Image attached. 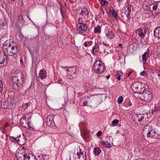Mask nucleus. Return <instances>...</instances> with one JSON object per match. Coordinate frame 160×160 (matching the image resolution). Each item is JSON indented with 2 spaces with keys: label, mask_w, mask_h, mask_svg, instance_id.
<instances>
[{
  "label": "nucleus",
  "mask_w": 160,
  "mask_h": 160,
  "mask_svg": "<svg viewBox=\"0 0 160 160\" xmlns=\"http://www.w3.org/2000/svg\"><path fill=\"white\" fill-rule=\"evenodd\" d=\"M2 48L6 56H12L14 58L17 57L18 47L13 41L9 39L5 41L3 44Z\"/></svg>",
  "instance_id": "obj_1"
},
{
  "label": "nucleus",
  "mask_w": 160,
  "mask_h": 160,
  "mask_svg": "<svg viewBox=\"0 0 160 160\" xmlns=\"http://www.w3.org/2000/svg\"><path fill=\"white\" fill-rule=\"evenodd\" d=\"M23 75L22 72H19L15 73L12 77V80L13 84L12 87L15 90H18L23 83Z\"/></svg>",
  "instance_id": "obj_2"
},
{
  "label": "nucleus",
  "mask_w": 160,
  "mask_h": 160,
  "mask_svg": "<svg viewBox=\"0 0 160 160\" xmlns=\"http://www.w3.org/2000/svg\"><path fill=\"white\" fill-rule=\"evenodd\" d=\"M86 152L79 147L77 152L75 150L72 151L70 154V160H86Z\"/></svg>",
  "instance_id": "obj_3"
},
{
  "label": "nucleus",
  "mask_w": 160,
  "mask_h": 160,
  "mask_svg": "<svg viewBox=\"0 0 160 160\" xmlns=\"http://www.w3.org/2000/svg\"><path fill=\"white\" fill-rule=\"evenodd\" d=\"M142 134L145 136L150 138H156L158 135L154 129L150 126L147 125L143 128Z\"/></svg>",
  "instance_id": "obj_4"
},
{
  "label": "nucleus",
  "mask_w": 160,
  "mask_h": 160,
  "mask_svg": "<svg viewBox=\"0 0 160 160\" xmlns=\"http://www.w3.org/2000/svg\"><path fill=\"white\" fill-rule=\"evenodd\" d=\"M93 69L96 73L100 74L104 70L105 68L104 65L103 64L102 62L98 60L94 62Z\"/></svg>",
  "instance_id": "obj_5"
},
{
  "label": "nucleus",
  "mask_w": 160,
  "mask_h": 160,
  "mask_svg": "<svg viewBox=\"0 0 160 160\" xmlns=\"http://www.w3.org/2000/svg\"><path fill=\"white\" fill-rule=\"evenodd\" d=\"M67 72V75L68 78L71 79L72 78V75L77 74L78 72V68L77 66L69 67L68 69H65Z\"/></svg>",
  "instance_id": "obj_6"
},
{
  "label": "nucleus",
  "mask_w": 160,
  "mask_h": 160,
  "mask_svg": "<svg viewBox=\"0 0 160 160\" xmlns=\"http://www.w3.org/2000/svg\"><path fill=\"white\" fill-rule=\"evenodd\" d=\"M26 149L22 148L18 149L15 153V155L17 159H18L20 158H23L24 160L25 157L28 155V154H26Z\"/></svg>",
  "instance_id": "obj_7"
},
{
  "label": "nucleus",
  "mask_w": 160,
  "mask_h": 160,
  "mask_svg": "<svg viewBox=\"0 0 160 160\" xmlns=\"http://www.w3.org/2000/svg\"><path fill=\"white\" fill-rule=\"evenodd\" d=\"M152 95L149 91H144L140 95L141 99L146 102H149L152 99Z\"/></svg>",
  "instance_id": "obj_8"
},
{
  "label": "nucleus",
  "mask_w": 160,
  "mask_h": 160,
  "mask_svg": "<svg viewBox=\"0 0 160 160\" xmlns=\"http://www.w3.org/2000/svg\"><path fill=\"white\" fill-rule=\"evenodd\" d=\"M76 27L77 33L81 34L85 32L88 28L87 25L84 23L78 24Z\"/></svg>",
  "instance_id": "obj_9"
},
{
  "label": "nucleus",
  "mask_w": 160,
  "mask_h": 160,
  "mask_svg": "<svg viewBox=\"0 0 160 160\" xmlns=\"http://www.w3.org/2000/svg\"><path fill=\"white\" fill-rule=\"evenodd\" d=\"M148 11L154 12L157 13H160V2L150 5L148 8Z\"/></svg>",
  "instance_id": "obj_10"
},
{
  "label": "nucleus",
  "mask_w": 160,
  "mask_h": 160,
  "mask_svg": "<svg viewBox=\"0 0 160 160\" xmlns=\"http://www.w3.org/2000/svg\"><path fill=\"white\" fill-rule=\"evenodd\" d=\"M148 115L147 113L138 114V119H139L138 121L141 122V124H144L148 121Z\"/></svg>",
  "instance_id": "obj_11"
},
{
  "label": "nucleus",
  "mask_w": 160,
  "mask_h": 160,
  "mask_svg": "<svg viewBox=\"0 0 160 160\" xmlns=\"http://www.w3.org/2000/svg\"><path fill=\"white\" fill-rule=\"evenodd\" d=\"M147 32V29L142 27L137 29L136 32V34L138 35L139 37L142 38L144 37Z\"/></svg>",
  "instance_id": "obj_12"
},
{
  "label": "nucleus",
  "mask_w": 160,
  "mask_h": 160,
  "mask_svg": "<svg viewBox=\"0 0 160 160\" xmlns=\"http://www.w3.org/2000/svg\"><path fill=\"white\" fill-rule=\"evenodd\" d=\"M17 140V142L20 145H23L26 142V137L23 134L18 137Z\"/></svg>",
  "instance_id": "obj_13"
},
{
  "label": "nucleus",
  "mask_w": 160,
  "mask_h": 160,
  "mask_svg": "<svg viewBox=\"0 0 160 160\" xmlns=\"http://www.w3.org/2000/svg\"><path fill=\"white\" fill-rule=\"evenodd\" d=\"M151 56L150 51L148 48L147 51L145 52L142 56V59L143 64H145L147 61V59Z\"/></svg>",
  "instance_id": "obj_14"
},
{
  "label": "nucleus",
  "mask_w": 160,
  "mask_h": 160,
  "mask_svg": "<svg viewBox=\"0 0 160 160\" xmlns=\"http://www.w3.org/2000/svg\"><path fill=\"white\" fill-rule=\"evenodd\" d=\"M30 121H28L24 118H22L20 120V123L22 127L27 128L29 127V124Z\"/></svg>",
  "instance_id": "obj_15"
},
{
  "label": "nucleus",
  "mask_w": 160,
  "mask_h": 160,
  "mask_svg": "<svg viewBox=\"0 0 160 160\" xmlns=\"http://www.w3.org/2000/svg\"><path fill=\"white\" fill-rule=\"evenodd\" d=\"M89 14V12L88 9L83 7L81 8L80 15L84 17H88Z\"/></svg>",
  "instance_id": "obj_16"
},
{
  "label": "nucleus",
  "mask_w": 160,
  "mask_h": 160,
  "mask_svg": "<svg viewBox=\"0 0 160 160\" xmlns=\"http://www.w3.org/2000/svg\"><path fill=\"white\" fill-rule=\"evenodd\" d=\"M139 83V82H133L131 85L132 90L133 92L134 93H138Z\"/></svg>",
  "instance_id": "obj_17"
},
{
  "label": "nucleus",
  "mask_w": 160,
  "mask_h": 160,
  "mask_svg": "<svg viewBox=\"0 0 160 160\" xmlns=\"http://www.w3.org/2000/svg\"><path fill=\"white\" fill-rule=\"evenodd\" d=\"M53 122V115H48L46 120V123L47 125L50 126Z\"/></svg>",
  "instance_id": "obj_18"
},
{
  "label": "nucleus",
  "mask_w": 160,
  "mask_h": 160,
  "mask_svg": "<svg viewBox=\"0 0 160 160\" xmlns=\"http://www.w3.org/2000/svg\"><path fill=\"white\" fill-rule=\"evenodd\" d=\"M49 158V156L48 155H42L38 153L37 156L38 160H48Z\"/></svg>",
  "instance_id": "obj_19"
},
{
  "label": "nucleus",
  "mask_w": 160,
  "mask_h": 160,
  "mask_svg": "<svg viewBox=\"0 0 160 160\" xmlns=\"http://www.w3.org/2000/svg\"><path fill=\"white\" fill-rule=\"evenodd\" d=\"M39 76L42 79L45 78L47 76V73L46 70L44 69H42L40 71Z\"/></svg>",
  "instance_id": "obj_20"
},
{
  "label": "nucleus",
  "mask_w": 160,
  "mask_h": 160,
  "mask_svg": "<svg viewBox=\"0 0 160 160\" xmlns=\"http://www.w3.org/2000/svg\"><path fill=\"white\" fill-rule=\"evenodd\" d=\"M131 7V5L128 4L126 6V8L125 14L128 18H129L130 17Z\"/></svg>",
  "instance_id": "obj_21"
},
{
  "label": "nucleus",
  "mask_w": 160,
  "mask_h": 160,
  "mask_svg": "<svg viewBox=\"0 0 160 160\" xmlns=\"http://www.w3.org/2000/svg\"><path fill=\"white\" fill-rule=\"evenodd\" d=\"M154 33L155 37L160 39V27L157 28L154 30Z\"/></svg>",
  "instance_id": "obj_22"
},
{
  "label": "nucleus",
  "mask_w": 160,
  "mask_h": 160,
  "mask_svg": "<svg viewBox=\"0 0 160 160\" xmlns=\"http://www.w3.org/2000/svg\"><path fill=\"white\" fill-rule=\"evenodd\" d=\"M5 58L4 56L0 57V64L3 65L1 66L2 67L6 65L7 63L8 60L7 58H6V60L5 61Z\"/></svg>",
  "instance_id": "obj_23"
},
{
  "label": "nucleus",
  "mask_w": 160,
  "mask_h": 160,
  "mask_svg": "<svg viewBox=\"0 0 160 160\" xmlns=\"http://www.w3.org/2000/svg\"><path fill=\"white\" fill-rule=\"evenodd\" d=\"M101 150L98 147L95 148L93 150V153L95 156L98 155L101 152Z\"/></svg>",
  "instance_id": "obj_24"
},
{
  "label": "nucleus",
  "mask_w": 160,
  "mask_h": 160,
  "mask_svg": "<svg viewBox=\"0 0 160 160\" xmlns=\"http://www.w3.org/2000/svg\"><path fill=\"white\" fill-rule=\"evenodd\" d=\"M24 160H38L37 158L34 155L30 154L28 155L25 158Z\"/></svg>",
  "instance_id": "obj_25"
},
{
  "label": "nucleus",
  "mask_w": 160,
  "mask_h": 160,
  "mask_svg": "<svg viewBox=\"0 0 160 160\" xmlns=\"http://www.w3.org/2000/svg\"><path fill=\"white\" fill-rule=\"evenodd\" d=\"M99 50V45L98 44H96L92 48V52L93 53V54L96 55L97 54Z\"/></svg>",
  "instance_id": "obj_26"
},
{
  "label": "nucleus",
  "mask_w": 160,
  "mask_h": 160,
  "mask_svg": "<svg viewBox=\"0 0 160 160\" xmlns=\"http://www.w3.org/2000/svg\"><path fill=\"white\" fill-rule=\"evenodd\" d=\"M106 36L108 38L111 39L114 36V33L112 31H109L106 34Z\"/></svg>",
  "instance_id": "obj_27"
},
{
  "label": "nucleus",
  "mask_w": 160,
  "mask_h": 160,
  "mask_svg": "<svg viewBox=\"0 0 160 160\" xmlns=\"http://www.w3.org/2000/svg\"><path fill=\"white\" fill-rule=\"evenodd\" d=\"M160 110V107L159 106H155L154 108L151 110V113H150L149 114V116H152L154 112H156V111L159 110Z\"/></svg>",
  "instance_id": "obj_28"
},
{
  "label": "nucleus",
  "mask_w": 160,
  "mask_h": 160,
  "mask_svg": "<svg viewBox=\"0 0 160 160\" xmlns=\"http://www.w3.org/2000/svg\"><path fill=\"white\" fill-rule=\"evenodd\" d=\"M132 118L133 121L135 122H136L139 121V119H138L137 114H133L132 117Z\"/></svg>",
  "instance_id": "obj_29"
},
{
  "label": "nucleus",
  "mask_w": 160,
  "mask_h": 160,
  "mask_svg": "<svg viewBox=\"0 0 160 160\" xmlns=\"http://www.w3.org/2000/svg\"><path fill=\"white\" fill-rule=\"evenodd\" d=\"M111 14L116 19L118 18L117 17V13L116 11L113 9H112V11L110 12Z\"/></svg>",
  "instance_id": "obj_30"
},
{
  "label": "nucleus",
  "mask_w": 160,
  "mask_h": 160,
  "mask_svg": "<svg viewBox=\"0 0 160 160\" xmlns=\"http://www.w3.org/2000/svg\"><path fill=\"white\" fill-rule=\"evenodd\" d=\"M18 20L19 22L21 23L22 24H24V20L23 19V17L22 15L20 14L18 16Z\"/></svg>",
  "instance_id": "obj_31"
},
{
  "label": "nucleus",
  "mask_w": 160,
  "mask_h": 160,
  "mask_svg": "<svg viewBox=\"0 0 160 160\" xmlns=\"http://www.w3.org/2000/svg\"><path fill=\"white\" fill-rule=\"evenodd\" d=\"M101 27L100 26H98L97 27H95L94 28V32L95 33H100L101 32Z\"/></svg>",
  "instance_id": "obj_32"
},
{
  "label": "nucleus",
  "mask_w": 160,
  "mask_h": 160,
  "mask_svg": "<svg viewBox=\"0 0 160 160\" xmlns=\"http://www.w3.org/2000/svg\"><path fill=\"white\" fill-rule=\"evenodd\" d=\"M102 144L103 146H105V147L110 148L111 147V144L107 142L103 141H102Z\"/></svg>",
  "instance_id": "obj_33"
},
{
  "label": "nucleus",
  "mask_w": 160,
  "mask_h": 160,
  "mask_svg": "<svg viewBox=\"0 0 160 160\" xmlns=\"http://www.w3.org/2000/svg\"><path fill=\"white\" fill-rule=\"evenodd\" d=\"M122 73L121 72H118L116 75V76H117V79L120 80L121 79V77L122 75Z\"/></svg>",
  "instance_id": "obj_34"
},
{
  "label": "nucleus",
  "mask_w": 160,
  "mask_h": 160,
  "mask_svg": "<svg viewBox=\"0 0 160 160\" xmlns=\"http://www.w3.org/2000/svg\"><path fill=\"white\" fill-rule=\"evenodd\" d=\"M23 118L26 119L28 121H30L31 118V115L30 114H26L23 116Z\"/></svg>",
  "instance_id": "obj_35"
},
{
  "label": "nucleus",
  "mask_w": 160,
  "mask_h": 160,
  "mask_svg": "<svg viewBox=\"0 0 160 160\" xmlns=\"http://www.w3.org/2000/svg\"><path fill=\"white\" fill-rule=\"evenodd\" d=\"M85 21V19L84 18L82 17H80L78 18V24H80L81 23H83V22Z\"/></svg>",
  "instance_id": "obj_36"
},
{
  "label": "nucleus",
  "mask_w": 160,
  "mask_h": 160,
  "mask_svg": "<svg viewBox=\"0 0 160 160\" xmlns=\"http://www.w3.org/2000/svg\"><path fill=\"white\" fill-rule=\"evenodd\" d=\"M119 122V121L117 119L113 120L112 122V126H116Z\"/></svg>",
  "instance_id": "obj_37"
},
{
  "label": "nucleus",
  "mask_w": 160,
  "mask_h": 160,
  "mask_svg": "<svg viewBox=\"0 0 160 160\" xmlns=\"http://www.w3.org/2000/svg\"><path fill=\"white\" fill-rule=\"evenodd\" d=\"M30 105L28 103H26L22 104V107L23 109H25L27 108Z\"/></svg>",
  "instance_id": "obj_38"
},
{
  "label": "nucleus",
  "mask_w": 160,
  "mask_h": 160,
  "mask_svg": "<svg viewBox=\"0 0 160 160\" xmlns=\"http://www.w3.org/2000/svg\"><path fill=\"white\" fill-rule=\"evenodd\" d=\"M123 100V98L122 96H120L119 97L118 100V103H121L122 102Z\"/></svg>",
  "instance_id": "obj_39"
},
{
  "label": "nucleus",
  "mask_w": 160,
  "mask_h": 160,
  "mask_svg": "<svg viewBox=\"0 0 160 160\" xmlns=\"http://www.w3.org/2000/svg\"><path fill=\"white\" fill-rule=\"evenodd\" d=\"M157 56L158 58L160 59V47L157 49Z\"/></svg>",
  "instance_id": "obj_40"
},
{
  "label": "nucleus",
  "mask_w": 160,
  "mask_h": 160,
  "mask_svg": "<svg viewBox=\"0 0 160 160\" xmlns=\"http://www.w3.org/2000/svg\"><path fill=\"white\" fill-rule=\"evenodd\" d=\"M17 137L16 138H15L13 137H10V139H11L12 141L13 142H15L16 141V142H17Z\"/></svg>",
  "instance_id": "obj_41"
},
{
  "label": "nucleus",
  "mask_w": 160,
  "mask_h": 160,
  "mask_svg": "<svg viewBox=\"0 0 160 160\" xmlns=\"http://www.w3.org/2000/svg\"><path fill=\"white\" fill-rule=\"evenodd\" d=\"M108 2L106 1L102 0V5H107Z\"/></svg>",
  "instance_id": "obj_42"
},
{
  "label": "nucleus",
  "mask_w": 160,
  "mask_h": 160,
  "mask_svg": "<svg viewBox=\"0 0 160 160\" xmlns=\"http://www.w3.org/2000/svg\"><path fill=\"white\" fill-rule=\"evenodd\" d=\"M4 25V23L2 20L0 19V27L1 26H3Z\"/></svg>",
  "instance_id": "obj_43"
},
{
  "label": "nucleus",
  "mask_w": 160,
  "mask_h": 160,
  "mask_svg": "<svg viewBox=\"0 0 160 160\" xmlns=\"http://www.w3.org/2000/svg\"><path fill=\"white\" fill-rule=\"evenodd\" d=\"M140 75L142 76H144L146 75V72L145 71H143L140 73Z\"/></svg>",
  "instance_id": "obj_44"
},
{
  "label": "nucleus",
  "mask_w": 160,
  "mask_h": 160,
  "mask_svg": "<svg viewBox=\"0 0 160 160\" xmlns=\"http://www.w3.org/2000/svg\"><path fill=\"white\" fill-rule=\"evenodd\" d=\"M102 134V132L101 131H99L97 133V135L98 136H101Z\"/></svg>",
  "instance_id": "obj_45"
},
{
  "label": "nucleus",
  "mask_w": 160,
  "mask_h": 160,
  "mask_svg": "<svg viewBox=\"0 0 160 160\" xmlns=\"http://www.w3.org/2000/svg\"><path fill=\"white\" fill-rule=\"evenodd\" d=\"M87 42L89 46H91L92 44L93 43L92 42V41H88Z\"/></svg>",
  "instance_id": "obj_46"
},
{
  "label": "nucleus",
  "mask_w": 160,
  "mask_h": 160,
  "mask_svg": "<svg viewBox=\"0 0 160 160\" xmlns=\"http://www.w3.org/2000/svg\"><path fill=\"white\" fill-rule=\"evenodd\" d=\"M68 66H61V68H62L63 69H68Z\"/></svg>",
  "instance_id": "obj_47"
},
{
  "label": "nucleus",
  "mask_w": 160,
  "mask_h": 160,
  "mask_svg": "<svg viewBox=\"0 0 160 160\" xmlns=\"http://www.w3.org/2000/svg\"><path fill=\"white\" fill-rule=\"evenodd\" d=\"M20 63H21V64L22 65L24 66V64L23 63V61L22 59V58H20Z\"/></svg>",
  "instance_id": "obj_48"
},
{
  "label": "nucleus",
  "mask_w": 160,
  "mask_h": 160,
  "mask_svg": "<svg viewBox=\"0 0 160 160\" xmlns=\"http://www.w3.org/2000/svg\"><path fill=\"white\" fill-rule=\"evenodd\" d=\"M9 124L8 123V122L6 123L4 126V128H6L7 127L9 126Z\"/></svg>",
  "instance_id": "obj_49"
},
{
  "label": "nucleus",
  "mask_w": 160,
  "mask_h": 160,
  "mask_svg": "<svg viewBox=\"0 0 160 160\" xmlns=\"http://www.w3.org/2000/svg\"><path fill=\"white\" fill-rule=\"evenodd\" d=\"M3 88V85H0V92L2 90Z\"/></svg>",
  "instance_id": "obj_50"
},
{
  "label": "nucleus",
  "mask_w": 160,
  "mask_h": 160,
  "mask_svg": "<svg viewBox=\"0 0 160 160\" xmlns=\"http://www.w3.org/2000/svg\"><path fill=\"white\" fill-rule=\"evenodd\" d=\"M84 45L85 47H87L88 46V42H84Z\"/></svg>",
  "instance_id": "obj_51"
},
{
  "label": "nucleus",
  "mask_w": 160,
  "mask_h": 160,
  "mask_svg": "<svg viewBox=\"0 0 160 160\" xmlns=\"http://www.w3.org/2000/svg\"><path fill=\"white\" fill-rule=\"evenodd\" d=\"M138 160H149L146 159H144V158H139L138 159Z\"/></svg>",
  "instance_id": "obj_52"
},
{
  "label": "nucleus",
  "mask_w": 160,
  "mask_h": 160,
  "mask_svg": "<svg viewBox=\"0 0 160 160\" xmlns=\"http://www.w3.org/2000/svg\"><path fill=\"white\" fill-rule=\"evenodd\" d=\"M132 103L131 102H128V105L129 106H130L132 105Z\"/></svg>",
  "instance_id": "obj_53"
},
{
  "label": "nucleus",
  "mask_w": 160,
  "mask_h": 160,
  "mask_svg": "<svg viewBox=\"0 0 160 160\" xmlns=\"http://www.w3.org/2000/svg\"><path fill=\"white\" fill-rule=\"evenodd\" d=\"M118 47L122 48V44L121 43L119 44L118 45Z\"/></svg>",
  "instance_id": "obj_54"
},
{
  "label": "nucleus",
  "mask_w": 160,
  "mask_h": 160,
  "mask_svg": "<svg viewBox=\"0 0 160 160\" xmlns=\"http://www.w3.org/2000/svg\"><path fill=\"white\" fill-rule=\"evenodd\" d=\"M110 76L109 75H108L106 76V78L107 79H109L110 78Z\"/></svg>",
  "instance_id": "obj_55"
},
{
  "label": "nucleus",
  "mask_w": 160,
  "mask_h": 160,
  "mask_svg": "<svg viewBox=\"0 0 160 160\" xmlns=\"http://www.w3.org/2000/svg\"><path fill=\"white\" fill-rule=\"evenodd\" d=\"M132 73V72H129L128 73V76H129Z\"/></svg>",
  "instance_id": "obj_56"
},
{
  "label": "nucleus",
  "mask_w": 160,
  "mask_h": 160,
  "mask_svg": "<svg viewBox=\"0 0 160 160\" xmlns=\"http://www.w3.org/2000/svg\"><path fill=\"white\" fill-rule=\"evenodd\" d=\"M62 8H61V9H60V11H61V14L62 16V17H63V15H62Z\"/></svg>",
  "instance_id": "obj_57"
},
{
  "label": "nucleus",
  "mask_w": 160,
  "mask_h": 160,
  "mask_svg": "<svg viewBox=\"0 0 160 160\" xmlns=\"http://www.w3.org/2000/svg\"><path fill=\"white\" fill-rule=\"evenodd\" d=\"M102 44L103 45H105L106 47L107 46V44H106L104 42H102Z\"/></svg>",
  "instance_id": "obj_58"
},
{
  "label": "nucleus",
  "mask_w": 160,
  "mask_h": 160,
  "mask_svg": "<svg viewBox=\"0 0 160 160\" xmlns=\"http://www.w3.org/2000/svg\"><path fill=\"white\" fill-rule=\"evenodd\" d=\"M3 84L2 81L0 79V85Z\"/></svg>",
  "instance_id": "obj_59"
},
{
  "label": "nucleus",
  "mask_w": 160,
  "mask_h": 160,
  "mask_svg": "<svg viewBox=\"0 0 160 160\" xmlns=\"http://www.w3.org/2000/svg\"><path fill=\"white\" fill-rule=\"evenodd\" d=\"M123 0H118V2H122Z\"/></svg>",
  "instance_id": "obj_60"
},
{
  "label": "nucleus",
  "mask_w": 160,
  "mask_h": 160,
  "mask_svg": "<svg viewBox=\"0 0 160 160\" xmlns=\"http://www.w3.org/2000/svg\"><path fill=\"white\" fill-rule=\"evenodd\" d=\"M133 47H134V45H133V46H132V50L131 51V52H133V51H134V50H133Z\"/></svg>",
  "instance_id": "obj_61"
},
{
  "label": "nucleus",
  "mask_w": 160,
  "mask_h": 160,
  "mask_svg": "<svg viewBox=\"0 0 160 160\" xmlns=\"http://www.w3.org/2000/svg\"><path fill=\"white\" fill-rule=\"evenodd\" d=\"M158 76L159 77V78H160V74H158Z\"/></svg>",
  "instance_id": "obj_62"
},
{
  "label": "nucleus",
  "mask_w": 160,
  "mask_h": 160,
  "mask_svg": "<svg viewBox=\"0 0 160 160\" xmlns=\"http://www.w3.org/2000/svg\"><path fill=\"white\" fill-rule=\"evenodd\" d=\"M159 72L160 73V69L158 70Z\"/></svg>",
  "instance_id": "obj_63"
},
{
  "label": "nucleus",
  "mask_w": 160,
  "mask_h": 160,
  "mask_svg": "<svg viewBox=\"0 0 160 160\" xmlns=\"http://www.w3.org/2000/svg\"><path fill=\"white\" fill-rule=\"evenodd\" d=\"M52 25L53 26H54L55 27H56V26L54 25V24H52Z\"/></svg>",
  "instance_id": "obj_64"
}]
</instances>
